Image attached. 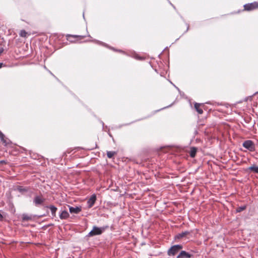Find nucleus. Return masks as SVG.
Instances as JSON below:
<instances>
[{"label":"nucleus","instance_id":"bb28decb","mask_svg":"<svg viewBox=\"0 0 258 258\" xmlns=\"http://www.w3.org/2000/svg\"><path fill=\"white\" fill-rule=\"evenodd\" d=\"M109 135L110 137H112L110 133L109 134Z\"/></svg>","mask_w":258,"mask_h":258},{"label":"nucleus","instance_id":"b1692460","mask_svg":"<svg viewBox=\"0 0 258 258\" xmlns=\"http://www.w3.org/2000/svg\"><path fill=\"white\" fill-rule=\"evenodd\" d=\"M4 64L2 62H0V69L2 68L3 67V66H4Z\"/></svg>","mask_w":258,"mask_h":258},{"label":"nucleus","instance_id":"5701e85b","mask_svg":"<svg viewBox=\"0 0 258 258\" xmlns=\"http://www.w3.org/2000/svg\"><path fill=\"white\" fill-rule=\"evenodd\" d=\"M4 51V48L2 47L0 48V55L3 53Z\"/></svg>","mask_w":258,"mask_h":258},{"label":"nucleus","instance_id":"2eb2a0df","mask_svg":"<svg viewBox=\"0 0 258 258\" xmlns=\"http://www.w3.org/2000/svg\"><path fill=\"white\" fill-rule=\"evenodd\" d=\"M22 221H27L29 220H31L32 219V216L28 215L26 214H23L22 215Z\"/></svg>","mask_w":258,"mask_h":258},{"label":"nucleus","instance_id":"393cba45","mask_svg":"<svg viewBox=\"0 0 258 258\" xmlns=\"http://www.w3.org/2000/svg\"><path fill=\"white\" fill-rule=\"evenodd\" d=\"M0 163H6V162L5 160H2L0 161Z\"/></svg>","mask_w":258,"mask_h":258},{"label":"nucleus","instance_id":"a878e982","mask_svg":"<svg viewBox=\"0 0 258 258\" xmlns=\"http://www.w3.org/2000/svg\"><path fill=\"white\" fill-rule=\"evenodd\" d=\"M137 58H138V59H142L141 57H138Z\"/></svg>","mask_w":258,"mask_h":258},{"label":"nucleus","instance_id":"6e6552de","mask_svg":"<svg viewBox=\"0 0 258 258\" xmlns=\"http://www.w3.org/2000/svg\"><path fill=\"white\" fill-rule=\"evenodd\" d=\"M96 197L95 195L94 194L92 195L91 198L89 199V200L87 202V205L88 208H90L93 206L96 201Z\"/></svg>","mask_w":258,"mask_h":258},{"label":"nucleus","instance_id":"ddd939ff","mask_svg":"<svg viewBox=\"0 0 258 258\" xmlns=\"http://www.w3.org/2000/svg\"><path fill=\"white\" fill-rule=\"evenodd\" d=\"M189 233H190V232L189 231H185L180 233H178V234L175 235V239H181V238L184 237V236H185L186 235L189 234Z\"/></svg>","mask_w":258,"mask_h":258},{"label":"nucleus","instance_id":"f3484780","mask_svg":"<svg viewBox=\"0 0 258 258\" xmlns=\"http://www.w3.org/2000/svg\"><path fill=\"white\" fill-rule=\"evenodd\" d=\"M200 105H201V104L200 103H196L195 104V108L196 109V110H197V111L200 114H202L203 113V111L202 110V109L200 108Z\"/></svg>","mask_w":258,"mask_h":258},{"label":"nucleus","instance_id":"4468645a","mask_svg":"<svg viewBox=\"0 0 258 258\" xmlns=\"http://www.w3.org/2000/svg\"><path fill=\"white\" fill-rule=\"evenodd\" d=\"M94 41H95V42H96L97 44L100 45H102L103 46H104V47H106L111 50H112L113 49V47H112L111 46L108 45L107 44L104 43V42H103L102 41H99V40H94Z\"/></svg>","mask_w":258,"mask_h":258},{"label":"nucleus","instance_id":"f257e3e1","mask_svg":"<svg viewBox=\"0 0 258 258\" xmlns=\"http://www.w3.org/2000/svg\"><path fill=\"white\" fill-rule=\"evenodd\" d=\"M107 228H108V226H103L101 227H98L94 226L93 228V229L88 233V236L91 237L95 235H100Z\"/></svg>","mask_w":258,"mask_h":258},{"label":"nucleus","instance_id":"412c9836","mask_svg":"<svg viewBox=\"0 0 258 258\" xmlns=\"http://www.w3.org/2000/svg\"><path fill=\"white\" fill-rule=\"evenodd\" d=\"M67 37L68 38L69 37H74V38H77V37H81V38H83L84 37V36H80V35H70V34H68L67 35Z\"/></svg>","mask_w":258,"mask_h":258},{"label":"nucleus","instance_id":"9d476101","mask_svg":"<svg viewBox=\"0 0 258 258\" xmlns=\"http://www.w3.org/2000/svg\"><path fill=\"white\" fill-rule=\"evenodd\" d=\"M69 211L71 213L78 214L81 211V208L79 207H73L69 206Z\"/></svg>","mask_w":258,"mask_h":258},{"label":"nucleus","instance_id":"f03ea898","mask_svg":"<svg viewBox=\"0 0 258 258\" xmlns=\"http://www.w3.org/2000/svg\"><path fill=\"white\" fill-rule=\"evenodd\" d=\"M183 248L182 245L176 244L171 246L168 250L169 255H174Z\"/></svg>","mask_w":258,"mask_h":258},{"label":"nucleus","instance_id":"9b49d317","mask_svg":"<svg viewBox=\"0 0 258 258\" xmlns=\"http://www.w3.org/2000/svg\"><path fill=\"white\" fill-rule=\"evenodd\" d=\"M245 171L246 172H248L249 171H251L255 173L258 174V166H255V165H253L247 169H246Z\"/></svg>","mask_w":258,"mask_h":258},{"label":"nucleus","instance_id":"7ed1b4c3","mask_svg":"<svg viewBox=\"0 0 258 258\" xmlns=\"http://www.w3.org/2000/svg\"><path fill=\"white\" fill-rule=\"evenodd\" d=\"M242 146L250 152H253L255 150V145L251 140L245 141L242 143Z\"/></svg>","mask_w":258,"mask_h":258},{"label":"nucleus","instance_id":"4be33fe9","mask_svg":"<svg viewBox=\"0 0 258 258\" xmlns=\"http://www.w3.org/2000/svg\"><path fill=\"white\" fill-rule=\"evenodd\" d=\"M107 157L109 158L113 157V151H108L107 153Z\"/></svg>","mask_w":258,"mask_h":258},{"label":"nucleus","instance_id":"6ab92c4d","mask_svg":"<svg viewBox=\"0 0 258 258\" xmlns=\"http://www.w3.org/2000/svg\"><path fill=\"white\" fill-rule=\"evenodd\" d=\"M19 35L21 37L25 38L27 37V32L24 30H22L20 31Z\"/></svg>","mask_w":258,"mask_h":258},{"label":"nucleus","instance_id":"a211bd4d","mask_svg":"<svg viewBox=\"0 0 258 258\" xmlns=\"http://www.w3.org/2000/svg\"><path fill=\"white\" fill-rule=\"evenodd\" d=\"M197 152V149L196 148H192L190 152V156L192 158L195 157Z\"/></svg>","mask_w":258,"mask_h":258},{"label":"nucleus","instance_id":"423d86ee","mask_svg":"<svg viewBox=\"0 0 258 258\" xmlns=\"http://www.w3.org/2000/svg\"><path fill=\"white\" fill-rule=\"evenodd\" d=\"M192 256V254L184 250H182L177 256L176 258H191Z\"/></svg>","mask_w":258,"mask_h":258},{"label":"nucleus","instance_id":"f8f14e48","mask_svg":"<svg viewBox=\"0 0 258 258\" xmlns=\"http://www.w3.org/2000/svg\"><path fill=\"white\" fill-rule=\"evenodd\" d=\"M0 139L1 141L3 143L5 146H7L9 144V140L5 139L4 134L0 131Z\"/></svg>","mask_w":258,"mask_h":258},{"label":"nucleus","instance_id":"1a4fd4ad","mask_svg":"<svg viewBox=\"0 0 258 258\" xmlns=\"http://www.w3.org/2000/svg\"><path fill=\"white\" fill-rule=\"evenodd\" d=\"M45 208L50 209L52 217H54L56 216V212L57 211V208L53 205L46 206Z\"/></svg>","mask_w":258,"mask_h":258},{"label":"nucleus","instance_id":"20e7f679","mask_svg":"<svg viewBox=\"0 0 258 258\" xmlns=\"http://www.w3.org/2000/svg\"><path fill=\"white\" fill-rule=\"evenodd\" d=\"M258 8V3L254 2L251 3L246 4L244 5V9L245 11H252Z\"/></svg>","mask_w":258,"mask_h":258},{"label":"nucleus","instance_id":"cd10ccee","mask_svg":"<svg viewBox=\"0 0 258 258\" xmlns=\"http://www.w3.org/2000/svg\"><path fill=\"white\" fill-rule=\"evenodd\" d=\"M113 50L114 51H117V50L115 49L114 48L113 49Z\"/></svg>","mask_w":258,"mask_h":258},{"label":"nucleus","instance_id":"dca6fc26","mask_svg":"<svg viewBox=\"0 0 258 258\" xmlns=\"http://www.w3.org/2000/svg\"><path fill=\"white\" fill-rule=\"evenodd\" d=\"M17 189L18 191L21 193H24L28 191V188L27 187H23L22 186H18Z\"/></svg>","mask_w":258,"mask_h":258},{"label":"nucleus","instance_id":"aec40b11","mask_svg":"<svg viewBox=\"0 0 258 258\" xmlns=\"http://www.w3.org/2000/svg\"><path fill=\"white\" fill-rule=\"evenodd\" d=\"M246 206L239 207L236 209V212H238V213L241 212L242 211L246 209Z\"/></svg>","mask_w":258,"mask_h":258},{"label":"nucleus","instance_id":"39448f33","mask_svg":"<svg viewBox=\"0 0 258 258\" xmlns=\"http://www.w3.org/2000/svg\"><path fill=\"white\" fill-rule=\"evenodd\" d=\"M45 201V199L42 198L40 196H36L33 199V203L36 206L42 205Z\"/></svg>","mask_w":258,"mask_h":258},{"label":"nucleus","instance_id":"c85d7f7f","mask_svg":"<svg viewBox=\"0 0 258 258\" xmlns=\"http://www.w3.org/2000/svg\"><path fill=\"white\" fill-rule=\"evenodd\" d=\"M83 18H85L84 14L83 13Z\"/></svg>","mask_w":258,"mask_h":258},{"label":"nucleus","instance_id":"0eeeda50","mask_svg":"<svg viewBox=\"0 0 258 258\" xmlns=\"http://www.w3.org/2000/svg\"><path fill=\"white\" fill-rule=\"evenodd\" d=\"M70 216L69 213L66 210H60L59 212V218L61 220L68 219Z\"/></svg>","mask_w":258,"mask_h":258}]
</instances>
